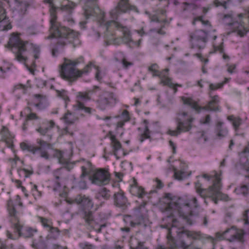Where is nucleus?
<instances>
[{
    "mask_svg": "<svg viewBox=\"0 0 249 249\" xmlns=\"http://www.w3.org/2000/svg\"><path fill=\"white\" fill-rule=\"evenodd\" d=\"M198 207L197 199L194 196L178 197L171 193H165L160 200V209L167 215L163 220L168 221V224L161 226L167 229L168 247L158 245L155 249H215L217 241H244V231L235 226L223 232H217L215 238L200 231L185 229V223L193 224Z\"/></svg>",
    "mask_w": 249,
    "mask_h": 249,
    "instance_id": "1",
    "label": "nucleus"
},
{
    "mask_svg": "<svg viewBox=\"0 0 249 249\" xmlns=\"http://www.w3.org/2000/svg\"><path fill=\"white\" fill-rule=\"evenodd\" d=\"M84 3L83 9L86 19L96 21L101 27L106 29L104 33V43L106 46L118 45L125 43L130 48L139 47L141 39L134 41L131 38L128 28L117 21L120 15L129 11L138 12L137 8L130 4L128 0H120L115 8L109 12L112 19L105 23V13L98 6L97 0H80Z\"/></svg>",
    "mask_w": 249,
    "mask_h": 249,
    "instance_id": "2",
    "label": "nucleus"
},
{
    "mask_svg": "<svg viewBox=\"0 0 249 249\" xmlns=\"http://www.w3.org/2000/svg\"><path fill=\"white\" fill-rule=\"evenodd\" d=\"M43 2L49 4L50 14V35L46 37V39L62 38L73 44L74 46L78 45L80 43L79 33L65 26H61L59 22H57L56 15L57 10L71 14L76 6V4L68 0L67 4H62L60 7H57L54 5L53 0H43Z\"/></svg>",
    "mask_w": 249,
    "mask_h": 249,
    "instance_id": "3",
    "label": "nucleus"
},
{
    "mask_svg": "<svg viewBox=\"0 0 249 249\" xmlns=\"http://www.w3.org/2000/svg\"><path fill=\"white\" fill-rule=\"evenodd\" d=\"M20 35L18 33L11 34L5 47L15 54L16 58L18 61L24 62L27 69L34 74L36 67V62L33 61L31 65H29L24 54L26 52H31L33 53L34 58L38 59L40 54V48L28 41H23L20 38Z\"/></svg>",
    "mask_w": 249,
    "mask_h": 249,
    "instance_id": "4",
    "label": "nucleus"
},
{
    "mask_svg": "<svg viewBox=\"0 0 249 249\" xmlns=\"http://www.w3.org/2000/svg\"><path fill=\"white\" fill-rule=\"evenodd\" d=\"M77 97L78 100L75 106L76 109L79 111H83L88 114H90L91 108L85 107L84 103L92 98L96 101L98 107L101 110H104L108 107L114 105L117 102L116 97L113 92L103 91L96 86L88 93L79 92Z\"/></svg>",
    "mask_w": 249,
    "mask_h": 249,
    "instance_id": "5",
    "label": "nucleus"
},
{
    "mask_svg": "<svg viewBox=\"0 0 249 249\" xmlns=\"http://www.w3.org/2000/svg\"><path fill=\"white\" fill-rule=\"evenodd\" d=\"M84 61V57L82 56L73 60L65 58L64 63L61 66L60 70L61 78L69 81H73L78 77L82 76L83 74H88L92 69H94L96 71L95 78L98 81L101 82L103 73L99 67L95 65L94 62H89L81 70L75 69L76 66L83 63Z\"/></svg>",
    "mask_w": 249,
    "mask_h": 249,
    "instance_id": "6",
    "label": "nucleus"
},
{
    "mask_svg": "<svg viewBox=\"0 0 249 249\" xmlns=\"http://www.w3.org/2000/svg\"><path fill=\"white\" fill-rule=\"evenodd\" d=\"M55 194L58 195L61 199L59 203H62V199L69 204L76 203L80 205V213L86 222L90 225L93 220L91 209L93 207L92 200L85 195H79L74 199L68 197V189L65 186H62L59 182V177H56L53 186Z\"/></svg>",
    "mask_w": 249,
    "mask_h": 249,
    "instance_id": "7",
    "label": "nucleus"
},
{
    "mask_svg": "<svg viewBox=\"0 0 249 249\" xmlns=\"http://www.w3.org/2000/svg\"><path fill=\"white\" fill-rule=\"evenodd\" d=\"M221 172L218 173L215 171L212 172L210 175L203 174L202 177L208 181H212L213 184L208 189L202 188V185L199 181L195 183V187L196 193L204 198V202L207 204L206 198L211 199L214 204H217L218 200L227 201L229 200L228 195L223 194L221 192L222 184L221 179Z\"/></svg>",
    "mask_w": 249,
    "mask_h": 249,
    "instance_id": "8",
    "label": "nucleus"
},
{
    "mask_svg": "<svg viewBox=\"0 0 249 249\" xmlns=\"http://www.w3.org/2000/svg\"><path fill=\"white\" fill-rule=\"evenodd\" d=\"M247 12V14H238L239 21H237L231 14L225 15L224 17L225 24L240 36H243L249 31V7Z\"/></svg>",
    "mask_w": 249,
    "mask_h": 249,
    "instance_id": "9",
    "label": "nucleus"
},
{
    "mask_svg": "<svg viewBox=\"0 0 249 249\" xmlns=\"http://www.w3.org/2000/svg\"><path fill=\"white\" fill-rule=\"evenodd\" d=\"M147 201L143 200L142 204L133 210V215H125L124 217V222L131 227L142 225L144 227L150 226L148 211L145 208Z\"/></svg>",
    "mask_w": 249,
    "mask_h": 249,
    "instance_id": "10",
    "label": "nucleus"
},
{
    "mask_svg": "<svg viewBox=\"0 0 249 249\" xmlns=\"http://www.w3.org/2000/svg\"><path fill=\"white\" fill-rule=\"evenodd\" d=\"M82 174L81 178H82L89 175V179L91 182L98 186H104L109 183L110 180V174L109 172L104 168L97 169L90 174L85 166L81 167Z\"/></svg>",
    "mask_w": 249,
    "mask_h": 249,
    "instance_id": "11",
    "label": "nucleus"
},
{
    "mask_svg": "<svg viewBox=\"0 0 249 249\" xmlns=\"http://www.w3.org/2000/svg\"><path fill=\"white\" fill-rule=\"evenodd\" d=\"M13 218L14 221L11 222V224L14 233H13L7 230L6 231V236L8 238L14 240L19 236L29 238L38 234L36 229L28 227H23L20 225L17 216H14Z\"/></svg>",
    "mask_w": 249,
    "mask_h": 249,
    "instance_id": "12",
    "label": "nucleus"
},
{
    "mask_svg": "<svg viewBox=\"0 0 249 249\" xmlns=\"http://www.w3.org/2000/svg\"><path fill=\"white\" fill-rule=\"evenodd\" d=\"M194 120V118L186 112L178 113L176 118L177 127L175 130L169 129L167 132L168 134L172 136H176L181 132L189 131L192 127Z\"/></svg>",
    "mask_w": 249,
    "mask_h": 249,
    "instance_id": "13",
    "label": "nucleus"
},
{
    "mask_svg": "<svg viewBox=\"0 0 249 249\" xmlns=\"http://www.w3.org/2000/svg\"><path fill=\"white\" fill-rule=\"evenodd\" d=\"M219 97L215 95L212 98L211 100L208 104L204 107L200 106L197 102L194 101L192 97H181V101L184 105H188L196 110L197 112H200L202 110L211 111H217L219 109L218 106Z\"/></svg>",
    "mask_w": 249,
    "mask_h": 249,
    "instance_id": "14",
    "label": "nucleus"
},
{
    "mask_svg": "<svg viewBox=\"0 0 249 249\" xmlns=\"http://www.w3.org/2000/svg\"><path fill=\"white\" fill-rule=\"evenodd\" d=\"M54 129H56L57 131L59 134V137L67 135L72 136L73 135L72 132L69 131L68 127L62 129H60L58 126L55 127V123L52 120L44 121L42 125L36 129V130L41 135L46 136L49 139H51L53 135V131Z\"/></svg>",
    "mask_w": 249,
    "mask_h": 249,
    "instance_id": "15",
    "label": "nucleus"
},
{
    "mask_svg": "<svg viewBox=\"0 0 249 249\" xmlns=\"http://www.w3.org/2000/svg\"><path fill=\"white\" fill-rule=\"evenodd\" d=\"M149 71L152 72L153 76H159L160 79V83L164 86L172 88L174 92H177V88L181 87L182 85L178 84H174L172 81V79L168 77L169 69H165L162 71H159V66L156 64L151 65L148 68Z\"/></svg>",
    "mask_w": 249,
    "mask_h": 249,
    "instance_id": "16",
    "label": "nucleus"
},
{
    "mask_svg": "<svg viewBox=\"0 0 249 249\" xmlns=\"http://www.w3.org/2000/svg\"><path fill=\"white\" fill-rule=\"evenodd\" d=\"M208 38V33L202 30H196L190 34L191 48L196 50L203 48Z\"/></svg>",
    "mask_w": 249,
    "mask_h": 249,
    "instance_id": "17",
    "label": "nucleus"
},
{
    "mask_svg": "<svg viewBox=\"0 0 249 249\" xmlns=\"http://www.w3.org/2000/svg\"><path fill=\"white\" fill-rule=\"evenodd\" d=\"M14 134L6 126H2L0 130V151L3 152L6 147L10 148L15 153Z\"/></svg>",
    "mask_w": 249,
    "mask_h": 249,
    "instance_id": "18",
    "label": "nucleus"
},
{
    "mask_svg": "<svg viewBox=\"0 0 249 249\" xmlns=\"http://www.w3.org/2000/svg\"><path fill=\"white\" fill-rule=\"evenodd\" d=\"M10 6L9 0H0V31H8L12 29L10 19L6 16L5 7Z\"/></svg>",
    "mask_w": 249,
    "mask_h": 249,
    "instance_id": "19",
    "label": "nucleus"
},
{
    "mask_svg": "<svg viewBox=\"0 0 249 249\" xmlns=\"http://www.w3.org/2000/svg\"><path fill=\"white\" fill-rule=\"evenodd\" d=\"M176 165H179V170H178L175 167V164L171 165L174 171V177L176 179L180 180L189 176L191 173L187 171L188 165L184 161L181 160H176L175 161Z\"/></svg>",
    "mask_w": 249,
    "mask_h": 249,
    "instance_id": "20",
    "label": "nucleus"
},
{
    "mask_svg": "<svg viewBox=\"0 0 249 249\" xmlns=\"http://www.w3.org/2000/svg\"><path fill=\"white\" fill-rule=\"evenodd\" d=\"M118 117L120 118L121 120L117 123L116 128L117 129L123 128L125 123L128 122L130 119V114L127 110H124L120 116L114 117H106L103 119L106 121L107 125L110 126L113 124L112 121Z\"/></svg>",
    "mask_w": 249,
    "mask_h": 249,
    "instance_id": "21",
    "label": "nucleus"
},
{
    "mask_svg": "<svg viewBox=\"0 0 249 249\" xmlns=\"http://www.w3.org/2000/svg\"><path fill=\"white\" fill-rule=\"evenodd\" d=\"M22 203L21 201V198L18 195L16 196V198L13 201L12 199H9L7 201V208L9 216L10 217V222L14 221L13 217L17 216L16 215V206H22Z\"/></svg>",
    "mask_w": 249,
    "mask_h": 249,
    "instance_id": "22",
    "label": "nucleus"
},
{
    "mask_svg": "<svg viewBox=\"0 0 249 249\" xmlns=\"http://www.w3.org/2000/svg\"><path fill=\"white\" fill-rule=\"evenodd\" d=\"M38 219L44 228L48 230L51 234H53L52 237L53 238L58 236L59 234V230L57 228L53 227L52 222L50 220L41 216H38Z\"/></svg>",
    "mask_w": 249,
    "mask_h": 249,
    "instance_id": "23",
    "label": "nucleus"
},
{
    "mask_svg": "<svg viewBox=\"0 0 249 249\" xmlns=\"http://www.w3.org/2000/svg\"><path fill=\"white\" fill-rule=\"evenodd\" d=\"M20 115L21 117H26V120L22 125V129L25 131L27 129V125L29 121L36 120L38 119V117L36 114L35 113H33L31 111V109L30 107H25L20 112Z\"/></svg>",
    "mask_w": 249,
    "mask_h": 249,
    "instance_id": "24",
    "label": "nucleus"
},
{
    "mask_svg": "<svg viewBox=\"0 0 249 249\" xmlns=\"http://www.w3.org/2000/svg\"><path fill=\"white\" fill-rule=\"evenodd\" d=\"M31 105L35 106L38 109L45 108L48 106L46 97L40 94L34 95Z\"/></svg>",
    "mask_w": 249,
    "mask_h": 249,
    "instance_id": "25",
    "label": "nucleus"
},
{
    "mask_svg": "<svg viewBox=\"0 0 249 249\" xmlns=\"http://www.w3.org/2000/svg\"><path fill=\"white\" fill-rule=\"evenodd\" d=\"M239 157L241 162L244 163L245 169L249 172V142L243 151L239 153ZM246 177L249 178V175Z\"/></svg>",
    "mask_w": 249,
    "mask_h": 249,
    "instance_id": "26",
    "label": "nucleus"
},
{
    "mask_svg": "<svg viewBox=\"0 0 249 249\" xmlns=\"http://www.w3.org/2000/svg\"><path fill=\"white\" fill-rule=\"evenodd\" d=\"M130 192L133 195L137 196L140 198H143L145 196L149 198V194L145 192L143 188L139 186L135 180L134 184L131 186Z\"/></svg>",
    "mask_w": 249,
    "mask_h": 249,
    "instance_id": "27",
    "label": "nucleus"
},
{
    "mask_svg": "<svg viewBox=\"0 0 249 249\" xmlns=\"http://www.w3.org/2000/svg\"><path fill=\"white\" fill-rule=\"evenodd\" d=\"M55 156L57 158L60 163L66 165V168L70 170L73 167V164H70V158H64V152L61 150H56L54 153Z\"/></svg>",
    "mask_w": 249,
    "mask_h": 249,
    "instance_id": "28",
    "label": "nucleus"
},
{
    "mask_svg": "<svg viewBox=\"0 0 249 249\" xmlns=\"http://www.w3.org/2000/svg\"><path fill=\"white\" fill-rule=\"evenodd\" d=\"M111 140V144L114 155L116 158L119 159L118 152L122 149V145L120 142L117 140L116 137L114 135H111L110 137Z\"/></svg>",
    "mask_w": 249,
    "mask_h": 249,
    "instance_id": "29",
    "label": "nucleus"
},
{
    "mask_svg": "<svg viewBox=\"0 0 249 249\" xmlns=\"http://www.w3.org/2000/svg\"><path fill=\"white\" fill-rule=\"evenodd\" d=\"M37 143L39 145V146H38V147L40 148V149L37 150L36 153H39L42 158L48 159L49 156L48 152L45 149L49 148L50 146V144L42 140L38 141Z\"/></svg>",
    "mask_w": 249,
    "mask_h": 249,
    "instance_id": "30",
    "label": "nucleus"
},
{
    "mask_svg": "<svg viewBox=\"0 0 249 249\" xmlns=\"http://www.w3.org/2000/svg\"><path fill=\"white\" fill-rule=\"evenodd\" d=\"M127 198L123 193H118L114 194V203L116 206L122 207L127 203Z\"/></svg>",
    "mask_w": 249,
    "mask_h": 249,
    "instance_id": "31",
    "label": "nucleus"
},
{
    "mask_svg": "<svg viewBox=\"0 0 249 249\" xmlns=\"http://www.w3.org/2000/svg\"><path fill=\"white\" fill-rule=\"evenodd\" d=\"M15 10L20 14H25L28 7L29 4L26 1H20L15 0L14 2Z\"/></svg>",
    "mask_w": 249,
    "mask_h": 249,
    "instance_id": "32",
    "label": "nucleus"
},
{
    "mask_svg": "<svg viewBox=\"0 0 249 249\" xmlns=\"http://www.w3.org/2000/svg\"><path fill=\"white\" fill-rule=\"evenodd\" d=\"M32 246L35 249H46L47 248L46 242L41 236H39L38 239L33 240Z\"/></svg>",
    "mask_w": 249,
    "mask_h": 249,
    "instance_id": "33",
    "label": "nucleus"
},
{
    "mask_svg": "<svg viewBox=\"0 0 249 249\" xmlns=\"http://www.w3.org/2000/svg\"><path fill=\"white\" fill-rule=\"evenodd\" d=\"M18 174L20 178H27L30 177L33 174L34 171L32 167L28 168H22L18 169L17 171Z\"/></svg>",
    "mask_w": 249,
    "mask_h": 249,
    "instance_id": "34",
    "label": "nucleus"
},
{
    "mask_svg": "<svg viewBox=\"0 0 249 249\" xmlns=\"http://www.w3.org/2000/svg\"><path fill=\"white\" fill-rule=\"evenodd\" d=\"M77 119V117H75L73 114L69 111L61 118V120L67 124H72Z\"/></svg>",
    "mask_w": 249,
    "mask_h": 249,
    "instance_id": "35",
    "label": "nucleus"
},
{
    "mask_svg": "<svg viewBox=\"0 0 249 249\" xmlns=\"http://www.w3.org/2000/svg\"><path fill=\"white\" fill-rule=\"evenodd\" d=\"M20 147L22 150H27L34 154H36L37 150L40 149V148L38 147V146L28 144L24 142L20 143Z\"/></svg>",
    "mask_w": 249,
    "mask_h": 249,
    "instance_id": "36",
    "label": "nucleus"
},
{
    "mask_svg": "<svg viewBox=\"0 0 249 249\" xmlns=\"http://www.w3.org/2000/svg\"><path fill=\"white\" fill-rule=\"evenodd\" d=\"M181 7L182 8L183 11L189 12L192 14H194V11H196L197 6L194 3H188L187 2H182Z\"/></svg>",
    "mask_w": 249,
    "mask_h": 249,
    "instance_id": "37",
    "label": "nucleus"
},
{
    "mask_svg": "<svg viewBox=\"0 0 249 249\" xmlns=\"http://www.w3.org/2000/svg\"><path fill=\"white\" fill-rule=\"evenodd\" d=\"M227 119L232 123V125L235 131L238 129L239 126L240 125L242 120L239 117H236L231 115L228 116Z\"/></svg>",
    "mask_w": 249,
    "mask_h": 249,
    "instance_id": "38",
    "label": "nucleus"
},
{
    "mask_svg": "<svg viewBox=\"0 0 249 249\" xmlns=\"http://www.w3.org/2000/svg\"><path fill=\"white\" fill-rule=\"evenodd\" d=\"M143 123L145 125L144 130L143 132L141 135L140 140L141 142H142L146 139H147L150 138V130L149 129L148 124L149 123L148 121L147 120H144L143 121Z\"/></svg>",
    "mask_w": 249,
    "mask_h": 249,
    "instance_id": "39",
    "label": "nucleus"
},
{
    "mask_svg": "<svg viewBox=\"0 0 249 249\" xmlns=\"http://www.w3.org/2000/svg\"><path fill=\"white\" fill-rule=\"evenodd\" d=\"M213 48L214 52L218 51L223 54V58L224 59H229V56L226 54L224 53L223 48V39L222 38L221 42L219 45H216L214 42L213 43Z\"/></svg>",
    "mask_w": 249,
    "mask_h": 249,
    "instance_id": "40",
    "label": "nucleus"
},
{
    "mask_svg": "<svg viewBox=\"0 0 249 249\" xmlns=\"http://www.w3.org/2000/svg\"><path fill=\"white\" fill-rule=\"evenodd\" d=\"M30 81H27V84L28 86H26L22 84H18L14 86V92L16 93L17 90H19L20 93L23 94L27 93V89L28 87L31 88V86L29 85Z\"/></svg>",
    "mask_w": 249,
    "mask_h": 249,
    "instance_id": "41",
    "label": "nucleus"
},
{
    "mask_svg": "<svg viewBox=\"0 0 249 249\" xmlns=\"http://www.w3.org/2000/svg\"><path fill=\"white\" fill-rule=\"evenodd\" d=\"M234 192L237 195L246 196L249 192V188L247 185H243L236 187L234 190Z\"/></svg>",
    "mask_w": 249,
    "mask_h": 249,
    "instance_id": "42",
    "label": "nucleus"
},
{
    "mask_svg": "<svg viewBox=\"0 0 249 249\" xmlns=\"http://www.w3.org/2000/svg\"><path fill=\"white\" fill-rule=\"evenodd\" d=\"M57 95L62 98L65 101V107L67 108V104L70 102V100L68 97L67 92L65 90H56Z\"/></svg>",
    "mask_w": 249,
    "mask_h": 249,
    "instance_id": "43",
    "label": "nucleus"
},
{
    "mask_svg": "<svg viewBox=\"0 0 249 249\" xmlns=\"http://www.w3.org/2000/svg\"><path fill=\"white\" fill-rule=\"evenodd\" d=\"M110 196L109 191L105 188L101 189L97 194L98 198H102L105 200L108 199Z\"/></svg>",
    "mask_w": 249,
    "mask_h": 249,
    "instance_id": "44",
    "label": "nucleus"
},
{
    "mask_svg": "<svg viewBox=\"0 0 249 249\" xmlns=\"http://www.w3.org/2000/svg\"><path fill=\"white\" fill-rule=\"evenodd\" d=\"M230 79V78H225L224 81L222 82L216 84H210L209 85V88L212 90L221 88L224 85L228 83Z\"/></svg>",
    "mask_w": 249,
    "mask_h": 249,
    "instance_id": "45",
    "label": "nucleus"
},
{
    "mask_svg": "<svg viewBox=\"0 0 249 249\" xmlns=\"http://www.w3.org/2000/svg\"><path fill=\"white\" fill-rule=\"evenodd\" d=\"M200 22L203 25L211 27V25L209 20H204L203 19V16H198L194 18L193 21L192 22L193 25H195L196 22Z\"/></svg>",
    "mask_w": 249,
    "mask_h": 249,
    "instance_id": "46",
    "label": "nucleus"
},
{
    "mask_svg": "<svg viewBox=\"0 0 249 249\" xmlns=\"http://www.w3.org/2000/svg\"><path fill=\"white\" fill-rule=\"evenodd\" d=\"M222 124H223V123L221 122H219L217 124V129H219L217 135L219 137H224L228 133V130L226 128L220 129V128H221Z\"/></svg>",
    "mask_w": 249,
    "mask_h": 249,
    "instance_id": "47",
    "label": "nucleus"
},
{
    "mask_svg": "<svg viewBox=\"0 0 249 249\" xmlns=\"http://www.w3.org/2000/svg\"><path fill=\"white\" fill-rule=\"evenodd\" d=\"M66 44V41L61 40V39H57L56 42V47L52 49V53L53 56H55L57 55V48L59 46H63Z\"/></svg>",
    "mask_w": 249,
    "mask_h": 249,
    "instance_id": "48",
    "label": "nucleus"
},
{
    "mask_svg": "<svg viewBox=\"0 0 249 249\" xmlns=\"http://www.w3.org/2000/svg\"><path fill=\"white\" fill-rule=\"evenodd\" d=\"M230 2V0L220 1L218 0H214L213 4L215 7L222 6L224 9L227 8V4Z\"/></svg>",
    "mask_w": 249,
    "mask_h": 249,
    "instance_id": "49",
    "label": "nucleus"
},
{
    "mask_svg": "<svg viewBox=\"0 0 249 249\" xmlns=\"http://www.w3.org/2000/svg\"><path fill=\"white\" fill-rule=\"evenodd\" d=\"M32 193L33 195L36 196H40L41 195V192L39 191L37 189V186L36 184H33L32 187Z\"/></svg>",
    "mask_w": 249,
    "mask_h": 249,
    "instance_id": "50",
    "label": "nucleus"
},
{
    "mask_svg": "<svg viewBox=\"0 0 249 249\" xmlns=\"http://www.w3.org/2000/svg\"><path fill=\"white\" fill-rule=\"evenodd\" d=\"M79 247L82 249H94V246L88 242L80 243Z\"/></svg>",
    "mask_w": 249,
    "mask_h": 249,
    "instance_id": "51",
    "label": "nucleus"
},
{
    "mask_svg": "<svg viewBox=\"0 0 249 249\" xmlns=\"http://www.w3.org/2000/svg\"><path fill=\"white\" fill-rule=\"evenodd\" d=\"M144 242H138V245L136 247H133L131 245L130 246V249H148L144 246Z\"/></svg>",
    "mask_w": 249,
    "mask_h": 249,
    "instance_id": "52",
    "label": "nucleus"
},
{
    "mask_svg": "<svg viewBox=\"0 0 249 249\" xmlns=\"http://www.w3.org/2000/svg\"><path fill=\"white\" fill-rule=\"evenodd\" d=\"M227 66L228 67L227 68V71L230 73H232L233 72H235L236 69V66L235 64H227Z\"/></svg>",
    "mask_w": 249,
    "mask_h": 249,
    "instance_id": "53",
    "label": "nucleus"
},
{
    "mask_svg": "<svg viewBox=\"0 0 249 249\" xmlns=\"http://www.w3.org/2000/svg\"><path fill=\"white\" fill-rule=\"evenodd\" d=\"M193 55L194 56H196L201 62L204 63L205 64H206L208 62V59L202 56L200 53H196L194 54Z\"/></svg>",
    "mask_w": 249,
    "mask_h": 249,
    "instance_id": "54",
    "label": "nucleus"
},
{
    "mask_svg": "<svg viewBox=\"0 0 249 249\" xmlns=\"http://www.w3.org/2000/svg\"><path fill=\"white\" fill-rule=\"evenodd\" d=\"M249 213V209H247L246 210L243 214V220L244 221V224L245 225H248L249 224V219H248V213Z\"/></svg>",
    "mask_w": 249,
    "mask_h": 249,
    "instance_id": "55",
    "label": "nucleus"
},
{
    "mask_svg": "<svg viewBox=\"0 0 249 249\" xmlns=\"http://www.w3.org/2000/svg\"><path fill=\"white\" fill-rule=\"evenodd\" d=\"M211 120V117L209 115H207L205 118H201L200 120V123L202 124H209Z\"/></svg>",
    "mask_w": 249,
    "mask_h": 249,
    "instance_id": "56",
    "label": "nucleus"
},
{
    "mask_svg": "<svg viewBox=\"0 0 249 249\" xmlns=\"http://www.w3.org/2000/svg\"><path fill=\"white\" fill-rule=\"evenodd\" d=\"M11 180L17 188H20L22 186V182L20 180L12 178Z\"/></svg>",
    "mask_w": 249,
    "mask_h": 249,
    "instance_id": "57",
    "label": "nucleus"
},
{
    "mask_svg": "<svg viewBox=\"0 0 249 249\" xmlns=\"http://www.w3.org/2000/svg\"><path fill=\"white\" fill-rule=\"evenodd\" d=\"M122 63L124 67L127 68L129 66L132 65V63L127 62L126 59L124 58L122 60Z\"/></svg>",
    "mask_w": 249,
    "mask_h": 249,
    "instance_id": "58",
    "label": "nucleus"
},
{
    "mask_svg": "<svg viewBox=\"0 0 249 249\" xmlns=\"http://www.w3.org/2000/svg\"><path fill=\"white\" fill-rule=\"evenodd\" d=\"M156 182L157 183V184H156V188L157 189H161L163 187V184L162 183V182H161V180H160V179H158V178H156Z\"/></svg>",
    "mask_w": 249,
    "mask_h": 249,
    "instance_id": "59",
    "label": "nucleus"
},
{
    "mask_svg": "<svg viewBox=\"0 0 249 249\" xmlns=\"http://www.w3.org/2000/svg\"><path fill=\"white\" fill-rule=\"evenodd\" d=\"M169 145L171 148L172 149V152L173 154H175L176 153V146L175 144L171 141H169Z\"/></svg>",
    "mask_w": 249,
    "mask_h": 249,
    "instance_id": "60",
    "label": "nucleus"
},
{
    "mask_svg": "<svg viewBox=\"0 0 249 249\" xmlns=\"http://www.w3.org/2000/svg\"><path fill=\"white\" fill-rule=\"evenodd\" d=\"M78 186L83 189L87 188V183L85 181H80L78 183Z\"/></svg>",
    "mask_w": 249,
    "mask_h": 249,
    "instance_id": "61",
    "label": "nucleus"
},
{
    "mask_svg": "<svg viewBox=\"0 0 249 249\" xmlns=\"http://www.w3.org/2000/svg\"><path fill=\"white\" fill-rule=\"evenodd\" d=\"M87 24V21H82L80 22L79 23V26L81 29H84L86 28V25Z\"/></svg>",
    "mask_w": 249,
    "mask_h": 249,
    "instance_id": "62",
    "label": "nucleus"
},
{
    "mask_svg": "<svg viewBox=\"0 0 249 249\" xmlns=\"http://www.w3.org/2000/svg\"><path fill=\"white\" fill-rule=\"evenodd\" d=\"M53 248L54 249H67L66 247H63L57 245H54Z\"/></svg>",
    "mask_w": 249,
    "mask_h": 249,
    "instance_id": "63",
    "label": "nucleus"
},
{
    "mask_svg": "<svg viewBox=\"0 0 249 249\" xmlns=\"http://www.w3.org/2000/svg\"><path fill=\"white\" fill-rule=\"evenodd\" d=\"M0 249H8L5 243H1L0 246Z\"/></svg>",
    "mask_w": 249,
    "mask_h": 249,
    "instance_id": "64",
    "label": "nucleus"
}]
</instances>
